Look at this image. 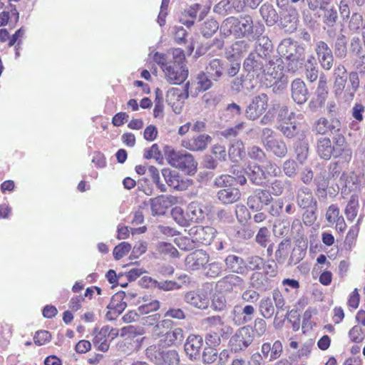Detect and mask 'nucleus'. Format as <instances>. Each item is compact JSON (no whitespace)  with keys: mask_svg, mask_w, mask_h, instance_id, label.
<instances>
[{"mask_svg":"<svg viewBox=\"0 0 365 365\" xmlns=\"http://www.w3.org/2000/svg\"><path fill=\"white\" fill-rule=\"evenodd\" d=\"M185 56L181 48H175L172 51V59L163 72L166 80L171 84H180L188 76V70L185 65Z\"/></svg>","mask_w":365,"mask_h":365,"instance_id":"obj_1","label":"nucleus"},{"mask_svg":"<svg viewBox=\"0 0 365 365\" xmlns=\"http://www.w3.org/2000/svg\"><path fill=\"white\" fill-rule=\"evenodd\" d=\"M164 155L168 163L187 175H194L197 172V163L194 156L184 150H176L171 146L164 148Z\"/></svg>","mask_w":365,"mask_h":365,"instance_id":"obj_2","label":"nucleus"},{"mask_svg":"<svg viewBox=\"0 0 365 365\" xmlns=\"http://www.w3.org/2000/svg\"><path fill=\"white\" fill-rule=\"evenodd\" d=\"M146 357L156 365H179L180 356L177 351L161 350L160 345L153 344L145 350Z\"/></svg>","mask_w":365,"mask_h":365,"instance_id":"obj_3","label":"nucleus"},{"mask_svg":"<svg viewBox=\"0 0 365 365\" xmlns=\"http://www.w3.org/2000/svg\"><path fill=\"white\" fill-rule=\"evenodd\" d=\"M254 334L250 326L239 328L230 339L229 344L235 352L245 350L254 340Z\"/></svg>","mask_w":365,"mask_h":365,"instance_id":"obj_4","label":"nucleus"},{"mask_svg":"<svg viewBox=\"0 0 365 365\" xmlns=\"http://www.w3.org/2000/svg\"><path fill=\"white\" fill-rule=\"evenodd\" d=\"M265 59L256 53H250L243 63V69L247 73V76L251 79L262 78L264 73Z\"/></svg>","mask_w":365,"mask_h":365,"instance_id":"obj_5","label":"nucleus"},{"mask_svg":"<svg viewBox=\"0 0 365 365\" xmlns=\"http://www.w3.org/2000/svg\"><path fill=\"white\" fill-rule=\"evenodd\" d=\"M212 86V82L206 72L198 73L194 81L189 82L185 85V98H187L189 95L196 97L200 92L205 91Z\"/></svg>","mask_w":365,"mask_h":365,"instance_id":"obj_6","label":"nucleus"},{"mask_svg":"<svg viewBox=\"0 0 365 365\" xmlns=\"http://www.w3.org/2000/svg\"><path fill=\"white\" fill-rule=\"evenodd\" d=\"M269 98L266 93H262L256 96L247 106L245 110V117L250 120L259 118L268 107Z\"/></svg>","mask_w":365,"mask_h":365,"instance_id":"obj_7","label":"nucleus"},{"mask_svg":"<svg viewBox=\"0 0 365 365\" xmlns=\"http://www.w3.org/2000/svg\"><path fill=\"white\" fill-rule=\"evenodd\" d=\"M93 334H95L93 340L94 346L98 350L106 352L110 347L108 337L111 336V339H115L118 335V330L106 325L103 326L100 330L96 328Z\"/></svg>","mask_w":365,"mask_h":365,"instance_id":"obj_8","label":"nucleus"},{"mask_svg":"<svg viewBox=\"0 0 365 365\" xmlns=\"http://www.w3.org/2000/svg\"><path fill=\"white\" fill-rule=\"evenodd\" d=\"M314 51L321 68L324 71H330L334 66V58L329 45L324 41H318Z\"/></svg>","mask_w":365,"mask_h":365,"instance_id":"obj_9","label":"nucleus"},{"mask_svg":"<svg viewBox=\"0 0 365 365\" xmlns=\"http://www.w3.org/2000/svg\"><path fill=\"white\" fill-rule=\"evenodd\" d=\"M273 198L271 193L263 189H256L252 194L248 197L247 205L254 211H260L264 206L271 203Z\"/></svg>","mask_w":365,"mask_h":365,"instance_id":"obj_10","label":"nucleus"},{"mask_svg":"<svg viewBox=\"0 0 365 365\" xmlns=\"http://www.w3.org/2000/svg\"><path fill=\"white\" fill-rule=\"evenodd\" d=\"M277 52L285 59H290L304 55V49L297 41L284 38L279 44Z\"/></svg>","mask_w":365,"mask_h":365,"instance_id":"obj_11","label":"nucleus"},{"mask_svg":"<svg viewBox=\"0 0 365 365\" xmlns=\"http://www.w3.org/2000/svg\"><path fill=\"white\" fill-rule=\"evenodd\" d=\"M298 13L293 6L279 11V25L286 31L292 33L297 29Z\"/></svg>","mask_w":365,"mask_h":365,"instance_id":"obj_12","label":"nucleus"},{"mask_svg":"<svg viewBox=\"0 0 365 365\" xmlns=\"http://www.w3.org/2000/svg\"><path fill=\"white\" fill-rule=\"evenodd\" d=\"M216 230L215 228L210 226H195L189 231V235L192 237V242L205 245H208L212 242Z\"/></svg>","mask_w":365,"mask_h":365,"instance_id":"obj_13","label":"nucleus"},{"mask_svg":"<svg viewBox=\"0 0 365 365\" xmlns=\"http://www.w3.org/2000/svg\"><path fill=\"white\" fill-rule=\"evenodd\" d=\"M177 202L173 195H160L150 200L153 215H163Z\"/></svg>","mask_w":365,"mask_h":365,"instance_id":"obj_14","label":"nucleus"},{"mask_svg":"<svg viewBox=\"0 0 365 365\" xmlns=\"http://www.w3.org/2000/svg\"><path fill=\"white\" fill-rule=\"evenodd\" d=\"M284 66L282 58H276L269 60L264 67V76L266 81H269V83L272 81H279L282 80L284 77Z\"/></svg>","mask_w":365,"mask_h":365,"instance_id":"obj_15","label":"nucleus"},{"mask_svg":"<svg viewBox=\"0 0 365 365\" xmlns=\"http://www.w3.org/2000/svg\"><path fill=\"white\" fill-rule=\"evenodd\" d=\"M295 201L297 206L302 210L318 206L317 200L312 190L306 186H301L297 190Z\"/></svg>","mask_w":365,"mask_h":365,"instance_id":"obj_16","label":"nucleus"},{"mask_svg":"<svg viewBox=\"0 0 365 365\" xmlns=\"http://www.w3.org/2000/svg\"><path fill=\"white\" fill-rule=\"evenodd\" d=\"M209 259L210 257L206 252L197 250L186 257L185 263L187 269L195 271L203 268L209 262Z\"/></svg>","mask_w":365,"mask_h":365,"instance_id":"obj_17","label":"nucleus"},{"mask_svg":"<svg viewBox=\"0 0 365 365\" xmlns=\"http://www.w3.org/2000/svg\"><path fill=\"white\" fill-rule=\"evenodd\" d=\"M184 301L187 304L200 309L207 308L209 304L207 294L201 289L187 292L184 296Z\"/></svg>","mask_w":365,"mask_h":365,"instance_id":"obj_18","label":"nucleus"},{"mask_svg":"<svg viewBox=\"0 0 365 365\" xmlns=\"http://www.w3.org/2000/svg\"><path fill=\"white\" fill-rule=\"evenodd\" d=\"M212 138L207 134L199 135L190 139L183 140L182 146L191 151H202L206 149Z\"/></svg>","mask_w":365,"mask_h":365,"instance_id":"obj_19","label":"nucleus"},{"mask_svg":"<svg viewBox=\"0 0 365 365\" xmlns=\"http://www.w3.org/2000/svg\"><path fill=\"white\" fill-rule=\"evenodd\" d=\"M227 66L228 62L226 61L213 58L209 61L205 72L211 79L217 81L225 73Z\"/></svg>","mask_w":365,"mask_h":365,"instance_id":"obj_20","label":"nucleus"},{"mask_svg":"<svg viewBox=\"0 0 365 365\" xmlns=\"http://www.w3.org/2000/svg\"><path fill=\"white\" fill-rule=\"evenodd\" d=\"M334 158L341 157L345 161H349L351 158V150L346 146L344 136L337 134L333 138Z\"/></svg>","mask_w":365,"mask_h":365,"instance_id":"obj_21","label":"nucleus"},{"mask_svg":"<svg viewBox=\"0 0 365 365\" xmlns=\"http://www.w3.org/2000/svg\"><path fill=\"white\" fill-rule=\"evenodd\" d=\"M207 215L205 207L197 202H190L186 209V217H187L188 225L192 222H200L202 221Z\"/></svg>","mask_w":365,"mask_h":365,"instance_id":"obj_22","label":"nucleus"},{"mask_svg":"<svg viewBox=\"0 0 365 365\" xmlns=\"http://www.w3.org/2000/svg\"><path fill=\"white\" fill-rule=\"evenodd\" d=\"M184 339V331L182 328L177 327L173 330L166 331L162 336L158 345L165 346H178L181 344Z\"/></svg>","mask_w":365,"mask_h":365,"instance_id":"obj_23","label":"nucleus"},{"mask_svg":"<svg viewBox=\"0 0 365 365\" xmlns=\"http://www.w3.org/2000/svg\"><path fill=\"white\" fill-rule=\"evenodd\" d=\"M292 98L298 104L305 103L308 98V91L304 82L300 78L294 79L291 84Z\"/></svg>","mask_w":365,"mask_h":365,"instance_id":"obj_24","label":"nucleus"},{"mask_svg":"<svg viewBox=\"0 0 365 365\" xmlns=\"http://www.w3.org/2000/svg\"><path fill=\"white\" fill-rule=\"evenodd\" d=\"M261 351L264 359L272 361L280 357L283 351V346L279 340L275 341L273 344L264 343L262 345Z\"/></svg>","mask_w":365,"mask_h":365,"instance_id":"obj_25","label":"nucleus"},{"mask_svg":"<svg viewBox=\"0 0 365 365\" xmlns=\"http://www.w3.org/2000/svg\"><path fill=\"white\" fill-rule=\"evenodd\" d=\"M246 175L250 181L257 186H263L266 182V173L262 166L255 164L248 165L246 168Z\"/></svg>","mask_w":365,"mask_h":365,"instance_id":"obj_26","label":"nucleus"},{"mask_svg":"<svg viewBox=\"0 0 365 365\" xmlns=\"http://www.w3.org/2000/svg\"><path fill=\"white\" fill-rule=\"evenodd\" d=\"M203 344L202 337L200 335H190L185 344V351L190 358H196Z\"/></svg>","mask_w":365,"mask_h":365,"instance_id":"obj_27","label":"nucleus"},{"mask_svg":"<svg viewBox=\"0 0 365 365\" xmlns=\"http://www.w3.org/2000/svg\"><path fill=\"white\" fill-rule=\"evenodd\" d=\"M242 283L243 279L240 277L235 274H229L219 280L216 286L220 292H229L234 287L240 286Z\"/></svg>","mask_w":365,"mask_h":365,"instance_id":"obj_28","label":"nucleus"},{"mask_svg":"<svg viewBox=\"0 0 365 365\" xmlns=\"http://www.w3.org/2000/svg\"><path fill=\"white\" fill-rule=\"evenodd\" d=\"M259 13L268 26H274L279 21V13L271 4L264 3L262 4L259 9Z\"/></svg>","mask_w":365,"mask_h":365,"instance_id":"obj_29","label":"nucleus"},{"mask_svg":"<svg viewBox=\"0 0 365 365\" xmlns=\"http://www.w3.org/2000/svg\"><path fill=\"white\" fill-rule=\"evenodd\" d=\"M217 197L224 204H232L240 199L241 192L238 188L232 186L219 190Z\"/></svg>","mask_w":365,"mask_h":365,"instance_id":"obj_30","label":"nucleus"},{"mask_svg":"<svg viewBox=\"0 0 365 365\" xmlns=\"http://www.w3.org/2000/svg\"><path fill=\"white\" fill-rule=\"evenodd\" d=\"M225 263L227 269L231 272L242 274L246 272L245 260L237 255H228L225 259Z\"/></svg>","mask_w":365,"mask_h":365,"instance_id":"obj_31","label":"nucleus"},{"mask_svg":"<svg viewBox=\"0 0 365 365\" xmlns=\"http://www.w3.org/2000/svg\"><path fill=\"white\" fill-rule=\"evenodd\" d=\"M334 148L329 138L322 137L317 142V153L322 159L329 160L334 157Z\"/></svg>","mask_w":365,"mask_h":365,"instance_id":"obj_32","label":"nucleus"},{"mask_svg":"<svg viewBox=\"0 0 365 365\" xmlns=\"http://www.w3.org/2000/svg\"><path fill=\"white\" fill-rule=\"evenodd\" d=\"M250 285L259 292H265L271 287L269 277L264 273L259 272H254L252 274Z\"/></svg>","mask_w":365,"mask_h":365,"instance_id":"obj_33","label":"nucleus"},{"mask_svg":"<svg viewBox=\"0 0 365 365\" xmlns=\"http://www.w3.org/2000/svg\"><path fill=\"white\" fill-rule=\"evenodd\" d=\"M265 149L278 158H284L287 153V147L284 140L276 138L266 142Z\"/></svg>","mask_w":365,"mask_h":365,"instance_id":"obj_34","label":"nucleus"},{"mask_svg":"<svg viewBox=\"0 0 365 365\" xmlns=\"http://www.w3.org/2000/svg\"><path fill=\"white\" fill-rule=\"evenodd\" d=\"M319 68L315 58L313 56H310L304 63V75L306 79L313 83L316 81L319 77Z\"/></svg>","mask_w":365,"mask_h":365,"instance_id":"obj_35","label":"nucleus"},{"mask_svg":"<svg viewBox=\"0 0 365 365\" xmlns=\"http://www.w3.org/2000/svg\"><path fill=\"white\" fill-rule=\"evenodd\" d=\"M220 31L226 36L233 35L239 38L238 18L230 16L225 19L222 23Z\"/></svg>","mask_w":365,"mask_h":365,"instance_id":"obj_36","label":"nucleus"},{"mask_svg":"<svg viewBox=\"0 0 365 365\" xmlns=\"http://www.w3.org/2000/svg\"><path fill=\"white\" fill-rule=\"evenodd\" d=\"M253 20L250 15L238 19L239 38L249 37L253 34Z\"/></svg>","mask_w":365,"mask_h":365,"instance_id":"obj_37","label":"nucleus"},{"mask_svg":"<svg viewBox=\"0 0 365 365\" xmlns=\"http://www.w3.org/2000/svg\"><path fill=\"white\" fill-rule=\"evenodd\" d=\"M272 50V44L271 41L268 37L262 36L257 38L255 43V51L253 53H256L257 54L262 56V57L267 58Z\"/></svg>","mask_w":365,"mask_h":365,"instance_id":"obj_38","label":"nucleus"},{"mask_svg":"<svg viewBox=\"0 0 365 365\" xmlns=\"http://www.w3.org/2000/svg\"><path fill=\"white\" fill-rule=\"evenodd\" d=\"M334 53L339 59H344L348 54L347 38L344 34L336 36L334 44Z\"/></svg>","mask_w":365,"mask_h":365,"instance_id":"obj_39","label":"nucleus"},{"mask_svg":"<svg viewBox=\"0 0 365 365\" xmlns=\"http://www.w3.org/2000/svg\"><path fill=\"white\" fill-rule=\"evenodd\" d=\"M259 312L264 319H271L275 313V307L272 298L263 297L259 303Z\"/></svg>","mask_w":365,"mask_h":365,"instance_id":"obj_40","label":"nucleus"},{"mask_svg":"<svg viewBox=\"0 0 365 365\" xmlns=\"http://www.w3.org/2000/svg\"><path fill=\"white\" fill-rule=\"evenodd\" d=\"M125 296V292H118L114 294L107 308L110 310H113L114 314H117V315L121 314L127 307L126 302H123Z\"/></svg>","mask_w":365,"mask_h":365,"instance_id":"obj_41","label":"nucleus"},{"mask_svg":"<svg viewBox=\"0 0 365 365\" xmlns=\"http://www.w3.org/2000/svg\"><path fill=\"white\" fill-rule=\"evenodd\" d=\"M228 155L232 162H238L245 155L244 143L242 140H235L228 150Z\"/></svg>","mask_w":365,"mask_h":365,"instance_id":"obj_42","label":"nucleus"},{"mask_svg":"<svg viewBox=\"0 0 365 365\" xmlns=\"http://www.w3.org/2000/svg\"><path fill=\"white\" fill-rule=\"evenodd\" d=\"M200 9V5L194 4L191 5L187 9L185 10L182 16L180 19V23L190 27L194 24L195 19L197 17V14Z\"/></svg>","mask_w":365,"mask_h":365,"instance_id":"obj_43","label":"nucleus"},{"mask_svg":"<svg viewBox=\"0 0 365 365\" xmlns=\"http://www.w3.org/2000/svg\"><path fill=\"white\" fill-rule=\"evenodd\" d=\"M247 6L245 0H235L232 5L228 0H222L216 6L215 10L219 9L225 11L229 14H232V8L235 9L237 12L242 11L244 7Z\"/></svg>","mask_w":365,"mask_h":365,"instance_id":"obj_44","label":"nucleus"},{"mask_svg":"<svg viewBox=\"0 0 365 365\" xmlns=\"http://www.w3.org/2000/svg\"><path fill=\"white\" fill-rule=\"evenodd\" d=\"M162 175L168 184V186L173 187L176 190H178L180 185V175L179 174L174 171L171 170L170 168H163L161 170Z\"/></svg>","mask_w":365,"mask_h":365,"instance_id":"obj_45","label":"nucleus"},{"mask_svg":"<svg viewBox=\"0 0 365 365\" xmlns=\"http://www.w3.org/2000/svg\"><path fill=\"white\" fill-rule=\"evenodd\" d=\"M294 150L297 160L302 164L309 154V143L307 140H299L294 144Z\"/></svg>","mask_w":365,"mask_h":365,"instance_id":"obj_46","label":"nucleus"},{"mask_svg":"<svg viewBox=\"0 0 365 365\" xmlns=\"http://www.w3.org/2000/svg\"><path fill=\"white\" fill-rule=\"evenodd\" d=\"M315 94L317 96V99L319 103L323 104L325 102L328 95L327 81L324 73H322L319 76Z\"/></svg>","mask_w":365,"mask_h":365,"instance_id":"obj_47","label":"nucleus"},{"mask_svg":"<svg viewBox=\"0 0 365 365\" xmlns=\"http://www.w3.org/2000/svg\"><path fill=\"white\" fill-rule=\"evenodd\" d=\"M156 251L162 257L169 256L170 257H178V250L170 243L159 242L156 247Z\"/></svg>","mask_w":365,"mask_h":365,"instance_id":"obj_48","label":"nucleus"},{"mask_svg":"<svg viewBox=\"0 0 365 365\" xmlns=\"http://www.w3.org/2000/svg\"><path fill=\"white\" fill-rule=\"evenodd\" d=\"M272 302L274 303V305L277 309V312L275 314L274 320H277L279 318V315L281 311H289V307L286 306L285 299L282 295V294L279 290H274L272 292Z\"/></svg>","mask_w":365,"mask_h":365,"instance_id":"obj_49","label":"nucleus"},{"mask_svg":"<svg viewBox=\"0 0 365 365\" xmlns=\"http://www.w3.org/2000/svg\"><path fill=\"white\" fill-rule=\"evenodd\" d=\"M359 209V197L352 195L345 209V214L349 220H353L357 215Z\"/></svg>","mask_w":365,"mask_h":365,"instance_id":"obj_50","label":"nucleus"},{"mask_svg":"<svg viewBox=\"0 0 365 365\" xmlns=\"http://www.w3.org/2000/svg\"><path fill=\"white\" fill-rule=\"evenodd\" d=\"M279 129L287 138H294L299 132L297 123L292 120L282 123L279 127Z\"/></svg>","mask_w":365,"mask_h":365,"instance_id":"obj_51","label":"nucleus"},{"mask_svg":"<svg viewBox=\"0 0 365 365\" xmlns=\"http://www.w3.org/2000/svg\"><path fill=\"white\" fill-rule=\"evenodd\" d=\"M338 186H341V192L348 194L356 187L354 178L346 173H342L340 176Z\"/></svg>","mask_w":365,"mask_h":365,"instance_id":"obj_52","label":"nucleus"},{"mask_svg":"<svg viewBox=\"0 0 365 365\" xmlns=\"http://www.w3.org/2000/svg\"><path fill=\"white\" fill-rule=\"evenodd\" d=\"M219 29L217 21L210 19H207L200 27V32L205 38L211 37Z\"/></svg>","mask_w":365,"mask_h":365,"instance_id":"obj_53","label":"nucleus"},{"mask_svg":"<svg viewBox=\"0 0 365 365\" xmlns=\"http://www.w3.org/2000/svg\"><path fill=\"white\" fill-rule=\"evenodd\" d=\"M173 322L170 319H163L158 321L153 328L152 335L155 338L161 337L164 334L165 329L172 328Z\"/></svg>","mask_w":365,"mask_h":365,"instance_id":"obj_54","label":"nucleus"},{"mask_svg":"<svg viewBox=\"0 0 365 365\" xmlns=\"http://www.w3.org/2000/svg\"><path fill=\"white\" fill-rule=\"evenodd\" d=\"M314 182L317 186V192L322 197H325L327 195L326 190L329 186V181L326 178L325 173H321L318 175L314 179Z\"/></svg>","mask_w":365,"mask_h":365,"instance_id":"obj_55","label":"nucleus"},{"mask_svg":"<svg viewBox=\"0 0 365 365\" xmlns=\"http://www.w3.org/2000/svg\"><path fill=\"white\" fill-rule=\"evenodd\" d=\"M234 176L227 174H223L217 176V178H215L213 182L214 185L216 186L217 187L223 188L232 187L234 185Z\"/></svg>","mask_w":365,"mask_h":365,"instance_id":"obj_56","label":"nucleus"},{"mask_svg":"<svg viewBox=\"0 0 365 365\" xmlns=\"http://www.w3.org/2000/svg\"><path fill=\"white\" fill-rule=\"evenodd\" d=\"M245 262L246 270H259L264 265V259L257 255H252L248 257Z\"/></svg>","mask_w":365,"mask_h":365,"instance_id":"obj_57","label":"nucleus"},{"mask_svg":"<svg viewBox=\"0 0 365 365\" xmlns=\"http://www.w3.org/2000/svg\"><path fill=\"white\" fill-rule=\"evenodd\" d=\"M171 215L173 220L180 225L182 227L189 225L187 217H186V212L185 213L180 207H175L173 208Z\"/></svg>","mask_w":365,"mask_h":365,"instance_id":"obj_58","label":"nucleus"},{"mask_svg":"<svg viewBox=\"0 0 365 365\" xmlns=\"http://www.w3.org/2000/svg\"><path fill=\"white\" fill-rule=\"evenodd\" d=\"M150 176L151 177L153 182L160 192H165L167 191V186L165 184L160 181V173L158 170L154 166H150L148 168Z\"/></svg>","mask_w":365,"mask_h":365,"instance_id":"obj_59","label":"nucleus"},{"mask_svg":"<svg viewBox=\"0 0 365 365\" xmlns=\"http://www.w3.org/2000/svg\"><path fill=\"white\" fill-rule=\"evenodd\" d=\"M286 69L288 72L295 73L299 68L302 67L304 62V55L299 56V57L292 58L290 59H286Z\"/></svg>","mask_w":365,"mask_h":365,"instance_id":"obj_60","label":"nucleus"},{"mask_svg":"<svg viewBox=\"0 0 365 365\" xmlns=\"http://www.w3.org/2000/svg\"><path fill=\"white\" fill-rule=\"evenodd\" d=\"M238 306L240 311L242 314V318L245 319L244 321L245 324L250 322L253 319L254 315L256 312L255 308L251 304H238Z\"/></svg>","mask_w":365,"mask_h":365,"instance_id":"obj_61","label":"nucleus"},{"mask_svg":"<svg viewBox=\"0 0 365 365\" xmlns=\"http://www.w3.org/2000/svg\"><path fill=\"white\" fill-rule=\"evenodd\" d=\"M248 156L255 160L262 163L266 159V154L264 150L258 146L254 145L248 148Z\"/></svg>","mask_w":365,"mask_h":365,"instance_id":"obj_62","label":"nucleus"},{"mask_svg":"<svg viewBox=\"0 0 365 365\" xmlns=\"http://www.w3.org/2000/svg\"><path fill=\"white\" fill-rule=\"evenodd\" d=\"M218 356L217 351L212 347H206L204 349L202 352V361L207 364H211L214 363Z\"/></svg>","mask_w":365,"mask_h":365,"instance_id":"obj_63","label":"nucleus"},{"mask_svg":"<svg viewBox=\"0 0 365 365\" xmlns=\"http://www.w3.org/2000/svg\"><path fill=\"white\" fill-rule=\"evenodd\" d=\"M354 72H358L361 78H365V54L356 56L353 61Z\"/></svg>","mask_w":365,"mask_h":365,"instance_id":"obj_64","label":"nucleus"}]
</instances>
